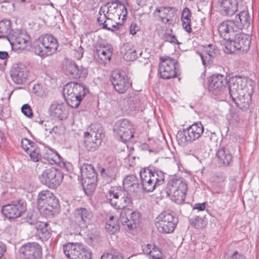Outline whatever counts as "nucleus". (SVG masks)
Segmentation results:
<instances>
[{"label": "nucleus", "mask_w": 259, "mask_h": 259, "mask_svg": "<svg viewBox=\"0 0 259 259\" xmlns=\"http://www.w3.org/2000/svg\"><path fill=\"white\" fill-rule=\"evenodd\" d=\"M112 83L119 94H123L131 86L132 83L127 76L123 72H114L112 74Z\"/></svg>", "instance_id": "22"}, {"label": "nucleus", "mask_w": 259, "mask_h": 259, "mask_svg": "<svg viewBox=\"0 0 259 259\" xmlns=\"http://www.w3.org/2000/svg\"><path fill=\"white\" fill-rule=\"evenodd\" d=\"M116 168H107L106 169H103L101 172L105 174L110 179H114L116 176Z\"/></svg>", "instance_id": "49"}, {"label": "nucleus", "mask_w": 259, "mask_h": 259, "mask_svg": "<svg viewBox=\"0 0 259 259\" xmlns=\"http://www.w3.org/2000/svg\"><path fill=\"white\" fill-rule=\"evenodd\" d=\"M8 39L12 47L16 49L24 50L30 45V36L25 31H14Z\"/></svg>", "instance_id": "21"}, {"label": "nucleus", "mask_w": 259, "mask_h": 259, "mask_svg": "<svg viewBox=\"0 0 259 259\" xmlns=\"http://www.w3.org/2000/svg\"><path fill=\"white\" fill-rule=\"evenodd\" d=\"M241 3V0H219V5L224 15L231 16L238 11Z\"/></svg>", "instance_id": "29"}, {"label": "nucleus", "mask_w": 259, "mask_h": 259, "mask_svg": "<svg viewBox=\"0 0 259 259\" xmlns=\"http://www.w3.org/2000/svg\"><path fill=\"white\" fill-rule=\"evenodd\" d=\"M234 25L231 22L218 28L220 36L226 40L224 51L230 54L234 53L236 51H247L251 42L250 36L241 33V30L228 29V28Z\"/></svg>", "instance_id": "1"}, {"label": "nucleus", "mask_w": 259, "mask_h": 259, "mask_svg": "<svg viewBox=\"0 0 259 259\" xmlns=\"http://www.w3.org/2000/svg\"><path fill=\"white\" fill-rule=\"evenodd\" d=\"M228 259H245V257L238 251H235Z\"/></svg>", "instance_id": "54"}, {"label": "nucleus", "mask_w": 259, "mask_h": 259, "mask_svg": "<svg viewBox=\"0 0 259 259\" xmlns=\"http://www.w3.org/2000/svg\"><path fill=\"white\" fill-rule=\"evenodd\" d=\"M176 13L175 9L174 8L159 7L156 8L153 14L162 23L170 24Z\"/></svg>", "instance_id": "27"}, {"label": "nucleus", "mask_w": 259, "mask_h": 259, "mask_svg": "<svg viewBox=\"0 0 259 259\" xmlns=\"http://www.w3.org/2000/svg\"><path fill=\"white\" fill-rule=\"evenodd\" d=\"M13 32L9 20L5 19L0 21V38L10 37Z\"/></svg>", "instance_id": "39"}, {"label": "nucleus", "mask_w": 259, "mask_h": 259, "mask_svg": "<svg viewBox=\"0 0 259 259\" xmlns=\"http://www.w3.org/2000/svg\"><path fill=\"white\" fill-rule=\"evenodd\" d=\"M93 214L85 208H77L74 212V222L81 228H86L91 223Z\"/></svg>", "instance_id": "25"}, {"label": "nucleus", "mask_w": 259, "mask_h": 259, "mask_svg": "<svg viewBox=\"0 0 259 259\" xmlns=\"http://www.w3.org/2000/svg\"><path fill=\"white\" fill-rule=\"evenodd\" d=\"M158 72L161 78L168 79L177 76L178 73V62L169 57H160Z\"/></svg>", "instance_id": "10"}, {"label": "nucleus", "mask_w": 259, "mask_h": 259, "mask_svg": "<svg viewBox=\"0 0 259 259\" xmlns=\"http://www.w3.org/2000/svg\"><path fill=\"white\" fill-rule=\"evenodd\" d=\"M27 153L29 155L31 160L34 162L38 161L40 159V150L37 145Z\"/></svg>", "instance_id": "46"}, {"label": "nucleus", "mask_w": 259, "mask_h": 259, "mask_svg": "<svg viewBox=\"0 0 259 259\" xmlns=\"http://www.w3.org/2000/svg\"><path fill=\"white\" fill-rule=\"evenodd\" d=\"M140 221V214L130 209L122 210L120 213L119 222L124 229L129 231L136 228Z\"/></svg>", "instance_id": "17"}, {"label": "nucleus", "mask_w": 259, "mask_h": 259, "mask_svg": "<svg viewBox=\"0 0 259 259\" xmlns=\"http://www.w3.org/2000/svg\"><path fill=\"white\" fill-rule=\"evenodd\" d=\"M35 228L40 237L47 240L51 236V231L47 223L40 222L36 224Z\"/></svg>", "instance_id": "38"}, {"label": "nucleus", "mask_w": 259, "mask_h": 259, "mask_svg": "<svg viewBox=\"0 0 259 259\" xmlns=\"http://www.w3.org/2000/svg\"><path fill=\"white\" fill-rule=\"evenodd\" d=\"M229 122L233 124H238L240 121V115L238 111L234 110L230 111L228 116Z\"/></svg>", "instance_id": "44"}, {"label": "nucleus", "mask_w": 259, "mask_h": 259, "mask_svg": "<svg viewBox=\"0 0 259 259\" xmlns=\"http://www.w3.org/2000/svg\"><path fill=\"white\" fill-rule=\"evenodd\" d=\"M206 203L203 202L202 203H196L194 204L193 209H197L198 211H203L205 209Z\"/></svg>", "instance_id": "55"}, {"label": "nucleus", "mask_w": 259, "mask_h": 259, "mask_svg": "<svg viewBox=\"0 0 259 259\" xmlns=\"http://www.w3.org/2000/svg\"><path fill=\"white\" fill-rule=\"evenodd\" d=\"M190 223L196 229L203 228L207 224L206 222L203 219L198 216L195 217L194 219H191Z\"/></svg>", "instance_id": "43"}, {"label": "nucleus", "mask_w": 259, "mask_h": 259, "mask_svg": "<svg viewBox=\"0 0 259 259\" xmlns=\"http://www.w3.org/2000/svg\"><path fill=\"white\" fill-rule=\"evenodd\" d=\"M107 201L117 209H125L129 206L132 200L128 192H123L116 188H112L106 194Z\"/></svg>", "instance_id": "9"}, {"label": "nucleus", "mask_w": 259, "mask_h": 259, "mask_svg": "<svg viewBox=\"0 0 259 259\" xmlns=\"http://www.w3.org/2000/svg\"><path fill=\"white\" fill-rule=\"evenodd\" d=\"M231 22L233 23L234 25L228 28V29L241 30L243 28H248L249 26L250 23V16L247 11L243 10L236 16L235 20L224 21L218 27H221L224 24L225 25L229 24Z\"/></svg>", "instance_id": "23"}, {"label": "nucleus", "mask_w": 259, "mask_h": 259, "mask_svg": "<svg viewBox=\"0 0 259 259\" xmlns=\"http://www.w3.org/2000/svg\"><path fill=\"white\" fill-rule=\"evenodd\" d=\"M10 75L12 80L15 83L23 84L26 81L28 77V70L23 63H15L11 68Z\"/></svg>", "instance_id": "26"}, {"label": "nucleus", "mask_w": 259, "mask_h": 259, "mask_svg": "<svg viewBox=\"0 0 259 259\" xmlns=\"http://www.w3.org/2000/svg\"><path fill=\"white\" fill-rule=\"evenodd\" d=\"M9 58L8 53L6 51H0V60H6Z\"/></svg>", "instance_id": "56"}, {"label": "nucleus", "mask_w": 259, "mask_h": 259, "mask_svg": "<svg viewBox=\"0 0 259 259\" xmlns=\"http://www.w3.org/2000/svg\"><path fill=\"white\" fill-rule=\"evenodd\" d=\"M204 132V127L200 122H195L189 126L183 133H179L177 136L179 144L186 145L188 142H193L199 139Z\"/></svg>", "instance_id": "8"}, {"label": "nucleus", "mask_w": 259, "mask_h": 259, "mask_svg": "<svg viewBox=\"0 0 259 259\" xmlns=\"http://www.w3.org/2000/svg\"><path fill=\"white\" fill-rule=\"evenodd\" d=\"M115 136L119 140L126 143L134 137V127L131 122L123 119L118 121L114 127Z\"/></svg>", "instance_id": "13"}, {"label": "nucleus", "mask_w": 259, "mask_h": 259, "mask_svg": "<svg viewBox=\"0 0 259 259\" xmlns=\"http://www.w3.org/2000/svg\"><path fill=\"white\" fill-rule=\"evenodd\" d=\"M140 30V27L135 22H132L130 27V32L132 35H135Z\"/></svg>", "instance_id": "51"}, {"label": "nucleus", "mask_w": 259, "mask_h": 259, "mask_svg": "<svg viewBox=\"0 0 259 259\" xmlns=\"http://www.w3.org/2000/svg\"><path fill=\"white\" fill-rule=\"evenodd\" d=\"M197 145H200V147H201L200 149H203L205 147L204 143H202V142L198 143Z\"/></svg>", "instance_id": "59"}, {"label": "nucleus", "mask_w": 259, "mask_h": 259, "mask_svg": "<svg viewBox=\"0 0 259 259\" xmlns=\"http://www.w3.org/2000/svg\"><path fill=\"white\" fill-rule=\"evenodd\" d=\"M137 3L140 6H144L148 0H137Z\"/></svg>", "instance_id": "58"}, {"label": "nucleus", "mask_w": 259, "mask_h": 259, "mask_svg": "<svg viewBox=\"0 0 259 259\" xmlns=\"http://www.w3.org/2000/svg\"><path fill=\"white\" fill-rule=\"evenodd\" d=\"M191 17V10L187 7L185 8L182 11L181 19L183 28L188 33H190L192 31Z\"/></svg>", "instance_id": "36"}, {"label": "nucleus", "mask_w": 259, "mask_h": 259, "mask_svg": "<svg viewBox=\"0 0 259 259\" xmlns=\"http://www.w3.org/2000/svg\"><path fill=\"white\" fill-rule=\"evenodd\" d=\"M87 91V89L82 84L69 82L64 87L63 95L68 105L72 108H76Z\"/></svg>", "instance_id": "4"}, {"label": "nucleus", "mask_w": 259, "mask_h": 259, "mask_svg": "<svg viewBox=\"0 0 259 259\" xmlns=\"http://www.w3.org/2000/svg\"><path fill=\"white\" fill-rule=\"evenodd\" d=\"M217 156L224 164L229 165L232 159V156L228 150L224 148L219 150Z\"/></svg>", "instance_id": "41"}, {"label": "nucleus", "mask_w": 259, "mask_h": 259, "mask_svg": "<svg viewBox=\"0 0 259 259\" xmlns=\"http://www.w3.org/2000/svg\"><path fill=\"white\" fill-rule=\"evenodd\" d=\"M164 39L169 42L178 43L176 36L174 35L166 33L164 35Z\"/></svg>", "instance_id": "53"}, {"label": "nucleus", "mask_w": 259, "mask_h": 259, "mask_svg": "<svg viewBox=\"0 0 259 259\" xmlns=\"http://www.w3.org/2000/svg\"><path fill=\"white\" fill-rule=\"evenodd\" d=\"M208 47L209 49H207L199 54L202 64L204 67L209 65L211 59L218 53V50L215 49L212 45H209Z\"/></svg>", "instance_id": "37"}, {"label": "nucleus", "mask_w": 259, "mask_h": 259, "mask_svg": "<svg viewBox=\"0 0 259 259\" xmlns=\"http://www.w3.org/2000/svg\"><path fill=\"white\" fill-rule=\"evenodd\" d=\"M19 251L24 259H41V247L36 242H29L22 245Z\"/></svg>", "instance_id": "20"}, {"label": "nucleus", "mask_w": 259, "mask_h": 259, "mask_svg": "<svg viewBox=\"0 0 259 259\" xmlns=\"http://www.w3.org/2000/svg\"><path fill=\"white\" fill-rule=\"evenodd\" d=\"M121 53L124 60L128 61H133L138 58V55L141 56L142 52L137 50L132 44L126 43L123 45L121 49Z\"/></svg>", "instance_id": "31"}, {"label": "nucleus", "mask_w": 259, "mask_h": 259, "mask_svg": "<svg viewBox=\"0 0 259 259\" xmlns=\"http://www.w3.org/2000/svg\"><path fill=\"white\" fill-rule=\"evenodd\" d=\"M21 111L26 116L32 117L33 113L31 107L27 104L23 105L21 107Z\"/></svg>", "instance_id": "48"}, {"label": "nucleus", "mask_w": 259, "mask_h": 259, "mask_svg": "<svg viewBox=\"0 0 259 259\" xmlns=\"http://www.w3.org/2000/svg\"><path fill=\"white\" fill-rule=\"evenodd\" d=\"M227 77L221 74H215L208 78V90L216 96H220L228 91Z\"/></svg>", "instance_id": "16"}, {"label": "nucleus", "mask_w": 259, "mask_h": 259, "mask_svg": "<svg viewBox=\"0 0 259 259\" xmlns=\"http://www.w3.org/2000/svg\"><path fill=\"white\" fill-rule=\"evenodd\" d=\"M100 259H124L123 256L119 253H105L101 256Z\"/></svg>", "instance_id": "47"}, {"label": "nucleus", "mask_w": 259, "mask_h": 259, "mask_svg": "<svg viewBox=\"0 0 259 259\" xmlns=\"http://www.w3.org/2000/svg\"><path fill=\"white\" fill-rule=\"evenodd\" d=\"M26 210V204L21 200L13 201L11 203L4 205L2 208L4 215L9 220L20 217Z\"/></svg>", "instance_id": "18"}, {"label": "nucleus", "mask_w": 259, "mask_h": 259, "mask_svg": "<svg viewBox=\"0 0 259 259\" xmlns=\"http://www.w3.org/2000/svg\"><path fill=\"white\" fill-rule=\"evenodd\" d=\"M250 81L246 78L236 76L231 79L227 89L232 101L242 110H247L251 102L253 87L249 83Z\"/></svg>", "instance_id": "2"}, {"label": "nucleus", "mask_w": 259, "mask_h": 259, "mask_svg": "<svg viewBox=\"0 0 259 259\" xmlns=\"http://www.w3.org/2000/svg\"><path fill=\"white\" fill-rule=\"evenodd\" d=\"M57 39L52 35L46 34L39 37L34 45L36 54L46 57L54 53L58 48Z\"/></svg>", "instance_id": "5"}, {"label": "nucleus", "mask_w": 259, "mask_h": 259, "mask_svg": "<svg viewBox=\"0 0 259 259\" xmlns=\"http://www.w3.org/2000/svg\"><path fill=\"white\" fill-rule=\"evenodd\" d=\"M65 255L70 259H91L92 252L84 245L69 243L63 246Z\"/></svg>", "instance_id": "11"}, {"label": "nucleus", "mask_w": 259, "mask_h": 259, "mask_svg": "<svg viewBox=\"0 0 259 259\" xmlns=\"http://www.w3.org/2000/svg\"><path fill=\"white\" fill-rule=\"evenodd\" d=\"M123 187L126 191L137 192L139 189L137 177L133 175L127 176L123 180Z\"/></svg>", "instance_id": "34"}, {"label": "nucleus", "mask_w": 259, "mask_h": 259, "mask_svg": "<svg viewBox=\"0 0 259 259\" xmlns=\"http://www.w3.org/2000/svg\"><path fill=\"white\" fill-rule=\"evenodd\" d=\"M112 55V48L110 45L100 44L95 46L94 58L100 64H106L109 62Z\"/></svg>", "instance_id": "24"}, {"label": "nucleus", "mask_w": 259, "mask_h": 259, "mask_svg": "<svg viewBox=\"0 0 259 259\" xmlns=\"http://www.w3.org/2000/svg\"><path fill=\"white\" fill-rule=\"evenodd\" d=\"M106 229L111 234L115 233L119 230V225L116 223V218L113 216L110 217L109 220L106 223Z\"/></svg>", "instance_id": "42"}, {"label": "nucleus", "mask_w": 259, "mask_h": 259, "mask_svg": "<svg viewBox=\"0 0 259 259\" xmlns=\"http://www.w3.org/2000/svg\"><path fill=\"white\" fill-rule=\"evenodd\" d=\"M103 136L101 130L95 131L91 130L90 132H84V147L88 151H95L101 145Z\"/></svg>", "instance_id": "19"}, {"label": "nucleus", "mask_w": 259, "mask_h": 259, "mask_svg": "<svg viewBox=\"0 0 259 259\" xmlns=\"http://www.w3.org/2000/svg\"><path fill=\"white\" fill-rule=\"evenodd\" d=\"M65 69L67 73L76 79H84L88 74L87 68L78 66L72 61L66 62Z\"/></svg>", "instance_id": "28"}, {"label": "nucleus", "mask_w": 259, "mask_h": 259, "mask_svg": "<svg viewBox=\"0 0 259 259\" xmlns=\"http://www.w3.org/2000/svg\"><path fill=\"white\" fill-rule=\"evenodd\" d=\"M6 251L5 245L2 242H0V258L4 255V253Z\"/></svg>", "instance_id": "57"}, {"label": "nucleus", "mask_w": 259, "mask_h": 259, "mask_svg": "<svg viewBox=\"0 0 259 259\" xmlns=\"http://www.w3.org/2000/svg\"><path fill=\"white\" fill-rule=\"evenodd\" d=\"M64 133V128L62 125L55 126L50 131L51 134H55L56 135H61Z\"/></svg>", "instance_id": "50"}, {"label": "nucleus", "mask_w": 259, "mask_h": 259, "mask_svg": "<svg viewBox=\"0 0 259 259\" xmlns=\"http://www.w3.org/2000/svg\"><path fill=\"white\" fill-rule=\"evenodd\" d=\"M83 49L81 47H78L76 49L74 50V55L77 60H80L83 56Z\"/></svg>", "instance_id": "52"}, {"label": "nucleus", "mask_w": 259, "mask_h": 259, "mask_svg": "<svg viewBox=\"0 0 259 259\" xmlns=\"http://www.w3.org/2000/svg\"><path fill=\"white\" fill-rule=\"evenodd\" d=\"M36 146L34 143L28 139L24 138L21 140V146L26 153L32 150Z\"/></svg>", "instance_id": "45"}, {"label": "nucleus", "mask_w": 259, "mask_h": 259, "mask_svg": "<svg viewBox=\"0 0 259 259\" xmlns=\"http://www.w3.org/2000/svg\"><path fill=\"white\" fill-rule=\"evenodd\" d=\"M81 183L83 189L92 192L95 188L97 176L92 164L83 163L80 165Z\"/></svg>", "instance_id": "14"}, {"label": "nucleus", "mask_w": 259, "mask_h": 259, "mask_svg": "<svg viewBox=\"0 0 259 259\" xmlns=\"http://www.w3.org/2000/svg\"><path fill=\"white\" fill-rule=\"evenodd\" d=\"M9 0H0V3L8 2Z\"/></svg>", "instance_id": "61"}, {"label": "nucleus", "mask_w": 259, "mask_h": 259, "mask_svg": "<svg viewBox=\"0 0 259 259\" xmlns=\"http://www.w3.org/2000/svg\"><path fill=\"white\" fill-rule=\"evenodd\" d=\"M37 205L40 211L48 215H52L54 209L58 205V201L49 190H42L38 195Z\"/></svg>", "instance_id": "7"}, {"label": "nucleus", "mask_w": 259, "mask_h": 259, "mask_svg": "<svg viewBox=\"0 0 259 259\" xmlns=\"http://www.w3.org/2000/svg\"><path fill=\"white\" fill-rule=\"evenodd\" d=\"M204 2L207 3L208 2L209 0H202Z\"/></svg>", "instance_id": "62"}, {"label": "nucleus", "mask_w": 259, "mask_h": 259, "mask_svg": "<svg viewBox=\"0 0 259 259\" xmlns=\"http://www.w3.org/2000/svg\"><path fill=\"white\" fill-rule=\"evenodd\" d=\"M167 191H187V182L181 178L171 177L169 178L167 185Z\"/></svg>", "instance_id": "32"}, {"label": "nucleus", "mask_w": 259, "mask_h": 259, "mask_svg": "<svg viewBox=\"0 0 259 259\" xmlns=\"http://www.w3.org/2000/svg\"><path fill=\"white\" fill-rule=\"evenodd\" d=\"M143 253L150 259H163L161 249L153 244H147L142 247Z\"/></svg>", "instance_id": "33"}, {"label": "nucleus", "mask_w": 259, "mask_h": 259, "mask_svg": "<svg viewBox=\"0 0 259 259\" xmlns=\"http://www.w3.org/2000/svg\"><path fill=\"white\" fill-rule=\"evenodd\" d=\"M125 0H112L101 7L99 13L108 14L111 19H120L122 21L126 18L127 11Z\"/></svg>", "instance_id": "6"}, {"label": "nucleus", "mask_w": 259, "mask_h": 259, "mask_svg": "<svg viewBox=\"0 0 259 259\" xmlns=\"http://www.w3.org/2000/svg\"><path fill=\"white\" fill-rule=\"evenodd\" d=\"M142 189L147 192L153 191L155 188L163 184L164 174L160 170H154L143 168L140 172Z\"/></svg>", "instance_id": "3"}, {"label": "nucleus", "mask_w": 259, "mask_h": 259, "mask_svg": "<svg viewBox=\"0 0 259 259\" xmlns=\"http://www.w3.org/2000/svg\"><path fill=\"white\" fill-rule=\"evenodd\" d=\"M111 18L108 16V14L106 13H99L97 20L100 24L103 25V27L105 29L112 31L118 29L121 24H119V22H116V21L120 19Z\"/></svg>", "instance_id": "30"}, {"label": "nucleus", "mask_w": 259, "mask_h": 259, "mask_svg": "<svg viewBox=\"0 0 259 259\" xmlns=\"http://www.w3.org/2000/svg\"><path fill=\"white\" fill-rule=\"evenodd\" d=\"M17 2H20V3H25L27 1V0H16Z\"/></svg>", "instance_id": "60"}, {"label": "nucleus", "mask_w": 259, "mask_h": 259, "mask_svg": "<svg viewBox=\"0 0 259 259\" xmlns=\"http://www.w3.org/2000/svg\"><path fill=\"white\" fill-rule=\"evenodd\" d=\"M187 191H167L170 199L178 204L184 203Z\"/></svg>", "instance_id": "40"}, {"label": "nucleus", "mask_w": 259, "mask_h": 259, "mask_svg": "<svg viewBox=\"0 0 259 259\" xmlns=\"http://www.w3.org/2000/svg\"><path fill=\"white\" fill-rule=\"evenodd\" d=\"M63 179L62 173L54 167L46 168L39 176L41 182L52 189L57 188L62 183Z\"/></svg>", "instance_id": "12"}, {"label": "nucleus", "mask_w": 259, "mask_h": 259, "mask_svg": "<svg viewBox=\"0 0 259 259\" xmlns=\"http://www.w3.org/2000/svg\"><path fill=\"white\" fill-rule=\"evenodd\" d=\"M157 220L156 225L158 230L165 234L173 232L178 222L176 217L166 211L161 212Z\"/></svg>", "instance_id": "15"}, {"label": "nucleus", "mask_w": 259, "mask_h": 259, "mask_svg": "<svg viewBox=\"0 0 259 259\" xmlns=\"http://www.w3.org/2000/svg\"><path fill=\"white\" fill-rule=\"evenodd\" d=\"M50 113L52 117L62 120L66 117L65 106L63 103H53L50 108Z\"/></svg>", "instance_id": "35"}]
</instances>
